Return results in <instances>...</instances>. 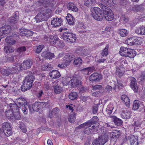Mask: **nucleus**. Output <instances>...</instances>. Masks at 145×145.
Segmentation results:
<instances>
[{
    "label": "nucleus",
    "mask_w": 145,
    "mask_h": 145,
    "mask_svg": "<svg viewBox=\"0 0 145 145\" xmlns=\"http://www.w3.org/2000/svg\"><path fill=\"white\" fill-rule=\"evenodd\" d=\"M119 54L121 56L130 58H133L136 55V52L134 50L122 46L120 47Z\"/></svg>",
    "instance_id": "1"
},
{
    "label": "nucleus",
    "mask_w": 145,
    "mask_h": 145,
    "mask_svg": "<svg viewBox=\"0 0 145 145\" xmlns=\"http://www.w3.org/2000/svg\"><path fill=\"white\" fill-rule=\"evenodd\" d=\"M101 8L103 11V16L106 20L108 21L113 20L114 15L112 10L107 6L101 4Z\"/></svg>",
    "instance_id": "2"
},
{
    "label": "nucleus",
    "mask_w": 145,
    "mask_h": 145,
    "mask_svg": "<svg viewBox=\"0 0 145 145\" xmlns=\"http://www.w3.org/2000/svg\"><path fill=\"white\" fill-rule=\"evenodd\" d=\"M61 36L65 42L72 43L76 41V35L69 32H63L61 35Z\"/></svg>",
    "instance_id": "3"
},
{
    "label": "nucleus",
    "mask_w": 145,
    "mask_h": 145,
    "mask_svg": "<svg viewBox=\"0 0 145 145\" xmlns=\"http://www.w3.org/2000/svg\"><path fill=\"white\" fill-rule=\"evenodd\" d=\"M91 15L93 18L95 20L101 21L103 17L102 14V10L98 7H95L91 10Z\"/></svg>",
    "instance_id": "4"
},
{
    "label": "nucleus",
    "mask_w": 145,
    "mask_h": 145,
    "mask_svg": "<svg viewBox=\"0 0 145 145\" xmlns=\"http://www.w3.org/2000/svg\"><path fill=\"white\" fill-rule=\"evenodd\" d=\"M108 139V136L106 134L100 136L97 139L93 142L92 145H103L107 142Z\"/></svg>",
    "instance_id": "5"
},
{
    "label": "nucleus",
    "mask_w": 145,
    "mask_h": 145,
    "mask_svg": "<svg viewBox=\"0 0 145 145\" xmlns=\"http://www.w3.org/2000/svg\"><path fill=\"white\" fill-rule=\"evenodd\" d=\"M66 84L70 85L72 88L77 87L78 88L81 86V82L76 77H73L70 81H67Z\"/></svg>",
    "instance_id": "6"
},
{
    "label": "nucleus",
    "mask_w": 145,
    "mask_h": 145,
    "mask_svg": "<svg viewBox=\"0 0 145 145\" xmlns=\"http://www.w3.org/2000/svg\"><path fill=\"white\" fill-rule=\"evenodd\" d=\"M11 27L9 25H5L0 28V37L3 38L10 32Z\"/></svg>",
    "instance_id": "7"
},
{
    "label": "nucleus",
    "mask_w": 145,
    "mask_h": 145,
    "mask_svg": "<svg viewBox=\"0 0 145 145\" xmlns=\"http://www.w3.org/2000/svg\"><path fill=\"white\" fill-rule=\"evenodd\" d=\"M33 63L30 60L24 61L21 64L19 65L20 70H26L31 68Z\"/></svg>",
    "instance_id": "8"
},
{
    "label": "nucleus",
    "mask_w": 145,
    "mask_h": 145,
    "mask_svg": "<svg viewBox=\"0 0 145 145\" xmlns=\"http://www.w3.org/2000/svg\"><path fill=\"white\" fill-rule=\"evenodd\" d=\"M33 83L24 80L23 85L21 87V90L22 91H25L29 89L32 86Z\"/></svg>",
    "instance_id": "9"
},
{
    "label": "nucleus",
    "mask_w": 145,
    "mask_h": 145,
    "mask_svg": "<svg viewBox=\"0 0 145 145\" xmlns=\"http://www.w3.org/2000/svg\"><path fill=\"white\" fill-rule=\"evenodd\" d=\"M16 103L17 107L18 108H22V107L25 106L27 104L26 100L22 98H19L16 99L15 101Z\"/></svg>",
    "instance_id": "10"
},
{
    "label": "nucleus",
    "mask_w": 145,
    "mask_h": 145,
    "mask_svg": "<svg viewBox=\"0 0 145 145\" xmlns=\"http://www.w3.org/2000/svg\"><path fill=\"white\" fill-rule=\"evenodd\" d=\"M130 86L135 92H137L138 91V87L136 80L134 77H131L130 78Z\"/></svg>",
    "instance_id": "11"
},
{
    "label": "nucleus",
    "mask_w": 145,
    "mask_h": 145,
    "mask_svg": "<svg viewBox=\"0 0 145 145\" xmlns=\"http://www.w3.org/2000/svg\"><path fill=\"white\" fill-rule=\"evenodd\" d=\"M51 21V25L54 27H57L61 25L62 20L61 18H53Z\"/></svg>",
    "instance_id": "12"
},
{
    "label": "nucleus",
    "mask_w": 145,
    "mask_h": 145,
    "mask_svg": "<svg viewBox=\"0 0 145 145\" xmlns=\"http://www.w3.org/2000/svg\"><path fill=\"white\" fill-rule=\"evenodd\" d=\"M101 79V76L97 73H94L91 74L89 78L91 82H98Z\"/></svg>",
    "instance_id": "13"
},
{
    "label": "nucleus",
    "mask_w": 145,
    "mask_h": 145,
    "mask_svg": "<svg viewBox=\"0 0 145 145\" xmlns=\"http://www.w3.org/2000/svg\"><path fill=\"white\" fill-rule=\"evenodd\" d=\"M42 108V107L39 102H36L32 105L31 109H30V112H31L34 111L38 112L41 110Z\"/></svg>",
    "instance_id": "14"
},
{
    "label": "nucleus",
    "mask_w": 145,
    "mask_h": 145,
    "mask_svg": "<svg viewBox=\"0 0 145 145\" xmlns=\"http://www.w3.org/2000/svg\"><path fill=\"white\" fill-rule=\"evenodd\" d=\"M42 12L39 13L35 17V19L37 22H39L42 21H45L47 20Z\"/></svg>",
    "instance_id": "15"
},
{
    "label": "nucleus",
    "mask_w": 145,
    "mask_h": 145,
    "mask_svg": "<svg viewBox=\"0 0 145 145\" xmlns=\"http://www.w3.org/2000/svg\"><path fill=\"white\" fill-rule=\"evenodd\" d=\"M20 33L21 36L29 37L33 35L32 32L29 30L24 29H20Z\"/></svg>",
    "instance_id": "16"
},
{
    "label": "nucleus",
    "mask_w": 145,
    "mask_h": 145,
    "mask_svg": "<svg viewBox=\"0 0 145 145\" xmlns=\"http://www.w3.org/2000/svg\"><path fill=\"white\" fill-rule=\"evenodd\" d=\"M49 76L52 78L57 79L60 77L61 74L57 70H53L49 72Z\"/></svg>",
    "instance_id": "17"
},
{
    "label": "nucleus",
    "mask_w": 145,
    "mask_h": 145,
    "mask_svg": "<svg viewBox=\"0 0 145 145\" xmlns=\"http://www.w3.org/2000/svg\"><path fill=\"white\" fill-rule=\"evenodd\" d=\"M74 58V56L73 55H67L65 56L63 58V60L65 63L67 65H68L71 61Z\"/></svg>",
    "instance_id": "18"
},
{
    "label": "nucleus",
    "mask_w": 145,
    "mask_h": 145,
    "mask_svg": "<svg viewBox=\"0 0 145 145\" xmlns=\"http://www.w3.org/2000/svg\"><path fill=\"white\" fill-rule=\"evenodd\" d=\"M84 129V133L86 134H89L92 133L94 130L95 126L90 124Z\"/></svg>",
    "instance_id": "19"
},
{
    "label": "nucleus",
    "mask_w": 145,
    "mask_h": 145,
    "mask_svg": "<svg viewBox=\"0 0 145 145\" xmlns=\"http://www.w3.org/2000/svg\"><path fill=\"white\" fill-rule=\"evenodd\" d=\"M41 12L44 15L45 17L46 18L47 20L49 18L52 16V10L49 8L46 9Z\"/></svg>",
    "instance_id": "20"
},
{
    "label": "nucleus",
    "mask_w": 145,
    "mask_h": 145,
    "mask_svg": "<svg viewBox=\"0 0 145 145\" xmlns=\"http://www.w3.org/2000/svg\"><path fill=\"white\" fill-rule=\"evenodd\" d=\"M41 56L46 59H50L54 57V55L53 53L44 52L41 54Z\"/></svg>",
    "instance_id": "21"
},
{
    "label": "nucleus",
    "mask_w": 145,
    "mask_h": 145,
    "mask_svg": "<svg viewBox=\"0 0 145 145\" xmlns=\"http://www.w3.org/2000/svg\"><path fill=\"white\" fill-rule=\"evenodd\" d=\"M121 99L125 103V105L129 107L130 104V100L129 98L126 95H123L121 96Z\"/></svg>",
    "instance_id": "22"
},
{
    "label": "nucleus",
    "mask_w": 145,
    "mask_h": 145,
    "mask_svg": "<svg viewBox=\"0 0 145 145\" xmlns=\"http://www.w3.org/2000/svg\"><path fill=\"white\" fill-rule=\"evenodd\" d=\"M67 8L68 9L72 10L73 11L77 12L78 11V9L77 8L76 5L74 3L69 2L67 5Z\"/></svg>",
    "instance_id": "23"
},
{
    "label": "nucleus",
    "mask_w": 145,
    "mask_h": 145,
    "mask_svg": "<svg viewBox=\"0 0 145 145\" xmlns=\"http://www.w3.org/2000/svg\"><path fill=\"white\" fill-rule=\"evenodd\" d=\"M96 2L95 0H85L84 4L88 7H92L95 5Z\"/></svg>",
    "instance_id": "24"
},
{
    "label": "nucleus",
    "mask_w": 145,
    "mask_h": 145,
    "mask_svg": "<svg viewBox=\"0 0 145 145\" xmlns=\"http://www.w3.org/2000/svg\"><path fill=\"white\" fill-rule=\"evenodd\" d=\"M131 145H138V144L137 137L134 135L131 136L130 139Z\"/></svg>",
    "instance_id": "25"
},
{
    "label": "nucleus",
    "mask_w": 145,
    "mask_h": 145,
    "mask_svg": "<svg viewBox=\"0 0 145 145\" xmlns=\"http://www.w3.org/2000/svg\"><path fill=\"white\" fill-rule=\"evenodd\" d=\"M135 31L138 35H145V27H144L143 26H141L140 28L137 29Z\"/></svg>",
    "instance_id": "26"
},
{
    "label": "nucleus",
    "mask_w": 145,
    "mask_h": 145,
    "mask_svg": "<svg viewBox=\"0 0 145 145\" xmlns=\"http://www.w3.org/2000/svg\"><path fill=\"white\" fill-rule=\"evenodd\" d=\"M66 19L69 24L71 25L74 24V19L71 14H67V16L66 17Z\"/></svg>",
    "instance_id": "27"
},
{
    "label": "nucleus",
    "mask_w": 145,
    "mask_h": 145,
    "mask_svg": "<svg viewBox=\"0 0 145 145\" xmlns=\"http://www.w3.org/2000/svg\"><path fill=\"white\" fill-rule=\"evenodd\" d=\"M130 113L127 111H123L121 114V117L125 119H128L130 118Z\"/></svg>",
    "instance_id": "28"
},
{
    "label": "nucleus",
    "mask_w": 145,
    "mask_h": 145,
    "mask_svg": "<svg viewBox=\"0 0 145 145\" xmlns=\"http://www.w3.org/2000/svg\"><path fill=\"white\" fill-rule=\"evenodd\" d=\"M22 107L21 109L22 111L23 112V113L25 114H27L29 110L30 111V109H31V106L29 105L26 104L25 106H23Z\"/></svg>",
    "instance_id": "29"
},
{
    "label": "nucleus",
    "mask_w": 145,
    "mask_h": 145,
    "mask_svg": "<svg viewBox=\"0 0 145 145\" xmlns=\"http://www.w3.org/2000/svg\"><path fill=\"white\" fill-rule=\"evenodd\" d=\"M95 69L93 67H88L82 69V70L83 73L87 75L88 74L89 71H93Z\"/></svg>",
    "instance_id": "30"
},
{
    "label": "nucleus",
    "mask_w": 145,
    "mask_h": 145,
    "mask_svg": "<svg viewBox=\"0 0 145 145\" xmlns=\"http://www.w3.org/2000/svg\"><path fill=\"white\" fill-rule=\"evenodd\" d=\"M140 105V103L139 101L138 100H135L133 102V106L132 109L133 110H138Z\"/></svg>",
    "instance_id": "31"
},
{
    "label": "nucleus",
    "mask_w": 145,
    "mask_h": 145,
    "mask_svg": "<svg viewBox=\"0 0 145 145\" xmlns=\"http://www.w3.org/2000/svg\"><path fill=\"white\" fill-rule=\"evenodd\" d=\"M78 96L77 93L76 92H73L70 93L69 95V97L71 100H74L76 99Z\"/></svg>",
    "instance_id": "32"
},
{
    "label": "nucleus",
    "mask_w": 145,
    "mask_h": 145,
    "mask_svg": "<svg viewBox=\"0 0 145 145\" xmlns=\"http://www.w3.org/2000/svg\"><path fill=\"white\" fill-rule=\"evenodd\" d=\"M35 79V77L33 74H30L27 76L24 80L33 83Z\"/></svg>",
    "instance_id": "33"
},
{
    "label": "nucleus",
    "mask_w": 145,
    "mask_h": 145,
    "mask_svg": "<svg viewBox=\"0 0 145 145\" xmlns=\"http://www.w3.org/2000/svg\"><path fill=\"white\" fill-rule=\"evenodd\" d=\"M63 90L62 87L58 85H57L54 87V91L56 94L60 93Z\"/></svg>",
    "instance_id": "34"
},
{
    "label": "nucleus",
    "mask_w": 145,
    "mask_h": 145,
    "mask_svg": "<svg viewBox=\"0 0 145 145\" xmlns=\"http://www.w3.org/2000/svg\"><path fill=\"white\" fill-rule=\"evenodd\" d=\"M2 127L3 131L8 129H11V125L10 123L5 122L2 124Z\"/></svg>",
    "instance_id": "35"
},
{
    "label": "nucleus",
    "mask_w": 145,
    "mask_h": 145,
    "mask_svg": "<svg viewBox=\"0 0 145 145\" xmlns=\"http://www.w3.org/2000/svg\"><path fill=\"white\" fill-rule=\"evenodd\" d=\"M17 107L16 103H15V104H10L8 106V109L12 110L13 112L15 111L16 110H17Z\"/></svg>",
    "instance_id": "36"
},
{
    "label": "nucleus",
    "mask_w": 145,
    "mask_h": 145,
    "mask_svg": "<svg viewBox=\"0 0 145 145\" xmlns=\"http://www.w3.org/2000/svg\"><path fill=\"white\" fill-rule=\"evenodd\" d=\"M123 87V85L121 82L120 81H118L116 84L113 89L114 90H118L122 88Z\"/></svg>",
    "instance_id": "37"
},
{
    "label": "nucleus",
    "mask_w": 145,
    "mask_h": 145,
    "mask_svg": "<svg viewBox=\"0 0 145 145\" xmlns=\"http://www.w3.org/2000/svg\"><path fill=\"white\" fill-rule=\"evenodd\" d=\"M5 115L9 119H13V118L14 114L12 110L8 109V110L6 111L5 112Z\"/></svg>",
    "instance_id": "38"
},
{
    "label": "nucleus",
    "mask_w": 145,
    "mask_h": 145,
    "mask_svg": "<svg viewBox=\"0 0 145 145\" xmlns=\"http://www.w3.org/2000/svg\"><path fill=\"white\" fill-rule=\"evenodd\" d=\"M10 37H7L5 39L6 42L10 45L14 44L16 42V41L12 38H10Z\"/></svg>",
    "instance_id": "39"
},
{
    "label": "nucleus",
    "mask_w": 145,
    "mask_h": 145,
    "mask_svg": "<svg viewBox=\"0 0 145 145\" xmlns=\"http://www.w3.org/2000/svg\"><path fill=\"white\" fill-rule=\"evenodd\" d=\"M16 56L15 55H10L6 57L5 59L6 61L14 62V58H16Z\"/></svg>",
    "instance_id": "40"
},
{
    "label": "nucleus",
    "mask_w": 145,
    "mask_h": 145,
    "mask_svg": "<svg viewBox=\"0 0 145 145\" xmlns=\"http://www.w3.org/2000/svg\"><path fill=\"white\" fill-rule=\"evenodd\" d=\"M50 42H49L54 44H56V41L58 40V39L56 36L50 35Z\"/></svg>",
    "instance_id": "41"
},
{
    "label": "nucleus",
    "mask_w": 145,
    "mask_h": 145,
    "mask_svg": "<svg viewBox=\"0 0 145 145\" xmlns=\"http://www.w3.org/2000/svg\"><path fill=\"white\" fill-rule=\"evenodd\" d=\"M119 33L121 37L126 36L128 34L127 30L125 29H119Z\"/></svg>",
    "instance_id": "42"
},
{
    "label": "nucleus",
    "mask_w": 145,
    "mask_h": 145,
    "mask_svg": "<svg viewBox=\"0 0 145 145\" xmlns=\"http://www.w3.org/2000/svg\"><path fill=\"white\" fill-rule=\"evenodd\" d=\"M114 121L115 124L117 126L121 125L123 122L121 119L117 118L116 117L114 118Z\"/></svg>",
    "instance_id": "43"
},
{
    "label": "nucleus",
    "mask_w": 145,
    "mask_h": 145,
    "mask_svg": "<svg viewBox=\"0 0 145 145\" xmlns=\"http://www.w3.org/2000/svg\"><path fill=\"white\" fill-rule=\"evenodd\" d=\"M51 65L48 63H46L42 66V69L44 71H48L51 70Z\"/></svg>",
    "instance_id": "44"
},
{
    "label": "nucleus",
    "mask_w": 145,
    "mask_h": 145,
    "mask_svg": "<svg viewBox=\"0 0 145 145\" xmlns=\"http://www.w3.org/2000/svg\"><path fill=\"white\" fill-rule=\"evenodd\" d=\"M4 52L6 54L11 53L13 52L12 48L9 46H6L4 48Z\"/></svg>",
    "instance_id": "45"
},
{
    "label": "nucleus",
    "mask_w": 145,
    "mask_h": 145,
    "mask_svg": "<svg viewBox=\"0 0 145 145\" xmlns=\"http://www.w3.org/2000/svg\"><path fill=\"white\" fill-rule=\"evenodd\" d=\"M98 118L97 116H94L92 118L91 120H90L88 121V123L89 124H91V125H93L95 123V122L98 121Z\"/></svg>",
    "instance_id": "46"
},
{
    "label": "nucleus",
    "mask_w": 145,
    "mask_h": 145,
    "mask_svg": "<svg viewBox=\"0 0 145 145\" xmlns=\"http://www.w3.org/2000/svg\"><path fill=\"white\" fill-rule=\"evenodd\" d=\"M112 137H115L116 138H118L120 136V132L117 130H115L113 131L112 133Z\"/></svg>",
    "instance_id": "47"
},
{
    "label": "nucleus",
    "mask_w": 145,
    "mask_h": 145,
    "mask_svg": "<svg viewBox=\"0 0 145 145\" xmlns=\"http://www.w3.org/2000/svg\"><path fill=\"white\" fill-rule=\"evenodd\" d=\"M15 65L13 67L11 68L10 69H9V70L10 71V73H15L16 72L17 70H20L19 68V65Z\"/></svg>",
    "instance_id": "48"
},
{
    "label": "nucleus",
    "mask_w": 145,
    "mask_h": 145,
    "mask_svg": "<svg viewBox=\"0 0 145 145\" xmlns=\"http://www.w3.org/2000/svg\"><path fill=\"white\" fill-rule=\"evenodd\" d=\"M108 45L106 46L105 49L103 50V51L101 53V54L102 55V58H103V57H104V56H106L108 54Z\"/></svg>",
    "instance_id": "49"
},
{
    "label": "nucleus",
    "mask_w": 145,
    "mask_h": 145,
    "mask_svg": "<svg viewBox=\"0 0 145 145\" xmlns=\"http://www.w3.org/2000/svg\"><path fill=\"white\" fill-rule=\"evenodd\" d=\"M82 63V60L80 57H78L76 58L74 61V64L77 65L81 64Z\"/></svg>",
    "instance_id": "50"
},
{
    "label": "nucleus",
    "mask_w": 145,
    "mask_h": 145,
    "mask_svg": "<svg viewBox=\"0 0 145 145\" xmlns=\"http://www.w3.org/2000/svg\"><path fill=\"white\" fill-rule=\"evenodd\" d=\"M1 72L3 75L6 76L10 74V71L9 70H6L3 69H2L1 70Z\"/></svg>",
    "instance_id": "51"
},
{
    "label": "nucleus",
    "mask_w": 145,
    "mask_h": 145,
    "mask_svg": "<svg viewBox=\"0 0 145 145\" xmlns=\"http://www.w3.org/2000/svg\"><path fill=\"white\" fill-rule=\"evenodd\" d=\"M4 132L5 135L7 137H8L12 134V131L11 129L6 130L5 131H3Z\"/></svg>",
    "instance_id": "52"
},
{
    "label": "nucleus",
    "mask_w": 145,
    "mask_h": 145,
    "mask_svg": "<svg viewBox=\"0 0 145 145\" xmlns=\"http://www.w3.org/2000/svg\"><path fill=\"white\" fill-rule=\"evenodd\" d=\"M112 88L111 86L107 85L104 89V91L106 93H108L112 91Z\"/></svg>",
    "instance_id": "53"
},
{
    "label": "nucleus",
    "mask_w": 145,
    "mask_h": 145,
    "mask_svg": "<svg viewBox=\"0 0 145 145\" xmlns=\"http://www.w3.org/2000/svg\"><path fill=\"white\" fill-rule=\"evenodd\" d=\"M39 102L40 103V105H41L42 108H43V106H45L46 105L50 104L49 100L48 99H46V101Z\"/></svg>",
    "instance_id": "54"
},
{
    "label": "nucleus",
    "mask_w": 145,
    "mask_h": 145,
    "mask_svg": "<svg viewBox=\"0 0 145 145\" xmlns=\"http://www.w3.org/2000/svg\"><path fill=\"white\" fill-rule=\"evenodd\" d=\"M26 50V47L25 46H22L18 48L17 49V51L20 53L25 51Z\"/></svg>",
    "instance_id": "55"
},
{
    "label": "nucleus",
    "mask_w": 145,
    "mask_h": 145,
    "mask_svg": "<svg viewBox=\"0 0 145 145\" xmlns=\"http://www.w3.org/2000/svg\"><path fill=\"white\" fill-rule=\"evenodd\" d=\"M59 109L58 108L56 107L54 108L52 110V113H53L55 116L58 115L59 112Z\"/></svg>",
    "instance_id": "56"
},
{
    "label": "nucleus",
    "mask_w": 145,
    "mask_h": 145,
    "mask_svg": "<svg viewBox=\"0 0 145 145\" xmlns=\"http://www.w3.org/2000/svg\"><path fill=\"white\" fill-rule=\"evenodd\" d=\"M125 42L129 45H133V37L127 39L126 40Z\"/></svg>",
    "instance_id": "57"
},
{
    "label": "nucleus",
    "mask_w": 145,
    "mask_h": 145,
    "mask_svg": "<svg viewBox=\"0 0 145 145\" xmlns=\"http://www.w3.org/2000/svg\"><path fill=\"white\" fill-rule=\"evenodd\" d=\"M93 86V90L94 91H95L97 90H100L101 89H102L103 88L102 86L100 85H96Z\"/></svg>",
    "instance_id": "58"
},
{
    "label": "nucleus",
    "mask_w": 145,
    "mask_h": 145,
    "mask_svg": "<svg viewBox=\"0 0 145 145\" xmlns=\"http://www.w3.org/2000/svg\"><path fill=\"white\" fill-rule=\"evenodd\" d=\"M43 48L44 46L43 45L38 46L37 47V49L36 51V53L38 54L40 53Z\"/></svg>",
    "instance_id": "59"
},
{
    "label": "nucleus",
    "mask_w": 145,
    "mask_h": 145,
    "mask_svg": "<svg viewBox=\"0 0 145 145\" xmlns=\"http://www.w3.org/2000/svg\"><path fill=\"white\" fill-rule=\"evenodd\" d=\"M75 116L73 115H71L68 118V121L71 123H73L75 121Z\"/></svg>",
    "instance_id": "60"
},
{
    "label": "nucleus",
    "mask_w": 145,
    "mask_h": 145,
    "mask_svg": "<svg viewBox=\"0 0 145 145\" xmlns=\"http://www.w3.org/2000/svg\"><path fill=\"white\" fill-rule=\"evenodd\" d=\"M18 19H16V18L14 17V16L11 17L10 18L9 21L12 24H15L17 22Z\"/></svg>",
    "instance_id": "61"
},
{
    "label": "nucleus",
    "mask_w": 145,
    "mask_h": 145,
    "mask_svg": "<svg viewBox=\"0 0 145 145\" xmlns=\"http://www.w3.org/2000/svg\"><path fill=\"white\" fill-rule=\"evenodd\" d=\"M78 27L81 29H84L86 28V27L83 22H80L78 23Z\"/></svg>",
    "instance_id": "62"
},
{
    "label": "nucleus",
    "mask_w": 145,
    "mask_h": 145,
    "mask_svg": "<svg viewBox=\"0 0 145 145\" xmlns=\"http://www.w3.org/2000/svg\"><path fill=\"white\" fill-rule=\"evenodd\" d=\"M114 108L112 106H111L110 108L108 107L106 110V113L109 115L111 114L112 112V111Z\"/></svg>",
    "instance_id": "63"
},
{
    "label": "nucleus",
    "mask_w": 145,
    "mask_h": 145,
    "mask_svg": "<svg viewBox=\"0 0 145 145\" xmlns=\"http://www.w3.org/2000/svg\"><path fill=\"white\" fill-rule=\"evenodd\" d=\"M102 94V93L101 92L99 91H98L92 93V95L93 96L96 97L101 95Z\"/></svg>",
    "instance_id": "64"
}]
</instances>
